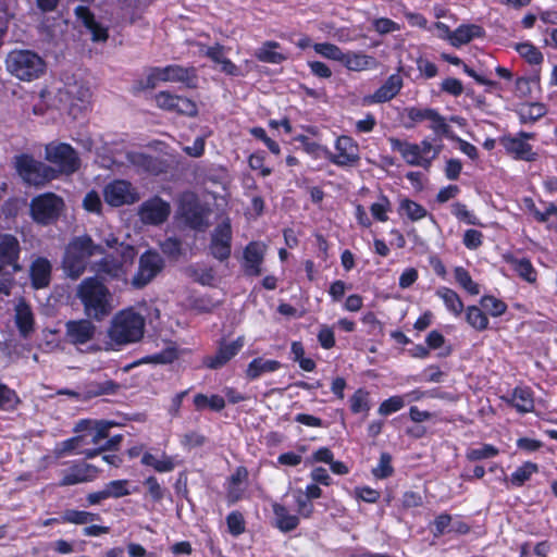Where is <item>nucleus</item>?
Wrapping results in <instances>:
<instances>
[{
  "instance_id": "cd10ccee",
  "label": "nucleus",
  "mask_w": 557,
  "mask_h": 557,
  "mask_svg": "<svg viewBox=\"0 0 557 557\" xmlns=\"http://www.w3.org/2000/svg\"><path fill=\"white\" fill-rule=\"evenodd\" d=\"M485 30L476 24H461L451 34V46L461 47L475 38H483Z\"/></svg>"
},
{
  "instance_id": "e433bc0d",
  "label": "nucleus",
  "mask_w": 557,
  "mask_h": 557,
  "mask_svg": "<svg viewBox=\"0 0 557 557\" xmlns=\"http://www.w3.org/2000/svg\"><path fill=\"white\" fill-rule=\"evenodd\" d=\"M15 324L23 337H27L34 331V314L28 305L22 304L16 307Z\"/></svg>"
},
{
  "instance_id": "ea45409f",
  "label": "nucleus",
  "mask_w": 557,
  "mask_h": 557,
  "mask_svg": "<svg viewBox=\"0 0 557 557\" xmlns=\"http://www.w3.org/2000/svg\"><path fill=\"white\" fill-rule=\"evenodd\" d=\"M349 409L352 414H368L371 409L370 393L363 388H357L349 397Z\"/></svg>"
},
{
  "instance_id": "f8f14e48",
  "label": "nucleus",
  "mask_w": 557,
  "mask_h": 557,
  "mask_svg": "<svg viewBox=\"0 0 557 557\" xmlns=\"http://www.w3.org/2000/svg\"><path fill=\"white\" fill-rule=\"evenodd\" d=\"M535 134L520 131L516 136L504 135L499 138V143L506 153L518 161L533 162L537 160V152L533 150L532 145L528 143L534 139Z\"/></svg>"
},
{
  "instance_id": "dca6fc26",
  "label": "nucleus",
  "mask_w": 557,
  "mask_h": 557,
  "mask_svg": "<svg viewBox=\"0 0 557 557\" xmlns=\"http://www.w3.org/2000/svg\"><path fill=\"white\" fill-rule=\"evenodd\" d=\"M233 232L228 220L218 224L211 233L209 251L220 262L227 261L232 255Z\"/></svg>"
},
{
  "instance_id": "69168bd1",
  "label": "nucleus",
  "mask_w": 557,
  "mask_h": 557,
  "mask_svg": "<svg viewBox=\"0 0 557 557\" xmlns=\"http://www.w3.org/2000/svg\"><path fill=\"white\" fill-rule=\"evenodd\" d=\"M190 276L196 283L202 286H212L215 278L214 270L210 267L193 269Z\"/></svg>"
},
{
  "instance_id": "0e129e2a",
  "label": "nucleus",
  "mask_w": 557,
  "mask_h": 557,
  "mask_svg": "<svg viewBox=\"0 0 557 557\" xmlns=\"http://www.w3.org/2000/svg\"><path fill=\"white\" fill-rule=\"evenodd\" d=\"M178 100V95L171 94L170 91L162 90L154 95V101L159 109L168 112L174 110L175 101Z\"/></svg>"
},
{
  "instance_id": "c85d7f7f",
  "label": "nucleus",
  "mask_w": 557,
  "mask_h": 557,
  "mask_svg": "<svg viewBox=\"0 0 557 557\" xmlns=\"http://www.w3.org/2000/svg\"><path fill=\"white\" fill-rule=\"evenodd\" d=\"M281 362L273 359H263L262 357L253 358L247 366L246 376L248 380L253 381L259 379L265 373H271L280 370Z\"/></svg>"
},
{
  "instance_id": "39448f33",
  "label": "nucleus",
  "mask_w": 557,
  "mask_h": 557,
  "mask_svg": "<svg viewBox=\"0 0 557 557\" xmlns=\"http://www.w3.org/2000/svg\"><path fill=\"white\" fill-rule=\"evenodd\" d=\"M145 324V318L134 308L123 309L112 319L108 336L117 346L137 343L144 337Z\"/></svg>"
},
{
  "instance_id": "bf43d9fd",
  "label": "nucleus",
  "mask_w": 557,
  "mask_h": 557,
  "mask_svg": "<svg viewBox=\"0 0 557 557\" xmlns=\"http://www.w3.org/2000/svg\"><path fill=\"white\" fill-rule=\"evenodd\" d=\"M376 479H386L393 475L392 456L388 453H382L377 466L372 470Z\"/></svg>"
},
{
  "instance_id": "680f3d73",
  "label": "nucleus",
  "mask_w": 557,
  "mask_h": 557,
  "mask_svg": "<svg viewBox=\"0 0 557 557\" xmlns=\"http://www.w3.org/2000/svg\"><path fill=\"white\" fill-rule=\"evenodd\" d=\"M431 525L433 535L440 537L446 532H450L448 527L451 525V516L447 512L440 513L435 517Z\"/></svg>"
},
{
  "instance_id": "5fc2aeb1",
  "label": "nucleus",
  "mask_w": 557,
  "mask_h": 557,
  "mask_svg": "<svg viewBox=\"0 0 557 557\" xmlns=\"http://www.w3.org/2000/svg\"><path fill=\"white\" fill-rule=\"evenodd\" d=\"M226 525L228 533L237 537L246 531V521L244 515L238 510H233L226 516Z\"/></svg>"
},
{
  "instance_id": "e2e57ef3",
  "label": "nucleus",
  "mask_w": 557,
  "mask_h": 557,
  "mask_svg": "<svg viewBox=\"0 0 557 557\" xmlns=\"http://www.w3.org/2000/svg\"><path fill=\"white\" fill-rule=\"evenodd\" d=\"M265 154L263 151H256L248 158V165L251 170H259L262 177L271 175L272 169L264 165Z\"/></svg>"
},
{
  "instance_id": "58836bf2",
  "label": "nucleus",
  "mask_w": 557,
  "mask_h": 557,
  "mask_svg": "<svg viewBox=\"0 0 557 557\" xmlns=\"http://www.w3.org/2000/svg\"><path fill=\"white\" fill-rule=\"evenodd\" d=\"M515 50L530 65L540 66L544 62L542 51L531 41L517 42Z\"/></svg>"
},
{
  "instance_id": "603ef678",
  "label": "nucleus",
  "mask_w": 557,
  "mask_h": 557,
  "mask_svg": "<svg viewBox=\"0 0 557 557\" xmlns=\"http://www.w3.org/2000/svg\"><path fill=\"white\" fill-rule=\"evenodd\" d=\"M389 211H392V203L388 197L384 194L380 195L377 202L370 206L371 215L377 222H387Z\"/></svg>"
},
{
  "instance_id": "338daca9",
  "label": "nucleus",
  "mask_w": 557,
  "mask_h": 557,
  "mask_svg": "<svg viewBox=\"0 0 557 557\" xmlns=\"http://www.w3.org/2000/svg\"><path fill=\"white\" fill-rule=\"evenodd\" d=\"M318 342L320 346L323 349H332L335 347L336 341H335V334L331 326L323 324L321 325L318 334H317Z\"/></svg>"
},
{
  "instance_id": "423d86ee",
  "label": "nucleus",
  "mask_w": 557,
  "mask_h": 557,
  "mask_svg": "<svg viewBox=\"0 0 557 557\" xmlns=\"http://www.w3.org/2000/svg\"><path fill=\"white\" fill-rule=\"evenodd\" d=\"M388 141L392 150L399 152L408 165L424 169L431 166L432 161L438 157L443 149L442 143L434 145L435 141L429 137L422 139L420 144L409 143L396 137H389Z\"/></svg>"
},
{
  "instance_id": "1a4fd4ad",
  "label": "nucleus",
  "mask_w": 557,
  "mask_h": 557,
  "mask_svg": "<svg viewBox=\"0 0 557 557\" xmlns=\"http://www.w3.org/2000/svg\"><path fill=\"white\" fill-rule=\"evenodd\" d=\"M15 169L28 185L42 186L57 178L55 169L26 153L16 157Z\"/></svg>"
},
{
  "instance_id": "864d4df0",
  "label": "nucleus",
  "mask_w": 557,
  "mask_h": 557,
  "mask_svg": "<svg viewBox=\"0 0 557 557\" xmlns=\"http://www.w3.org/2000/svg\"><path fill=\"white\" fill-rule=\"evenodd\" d=\"M451 213L460 222H463L469 225L482 226L480 219L470 210H468L467 205L462 202H455L451 205Z\"/></svg>"
},
{
  "instance_id": "6ab92c4d",
  "label": "nucleus",
  "mask_w": 557,
  "mask_h": 557,
  "mask_svg": "<svg viewBox=\"0 0 557 557\" xmlns=\"http://www.w3.org/2000/svg\"><path fill=\"white\" fill-rule=\"evenodd\" d=\"M267 245L261 240L249 242L243 250L242 269L246 276L257 277L262 273Z\"/></svg>"
},
{
  "instance_id": "4d7b16f0",
  "label": "nucleus",
  "mask_w": 557,
  "mask_h": 557,
  "mask_svg": "<svg viewBox=\"0 0 557 557\" xmlns=\"http://www.w3.org/2000/svg\"><path fill=\"white\" fill-rule=\"evenodd\" d=\"M313 49L318 54L333 61L341 62L342 57H344L343 50L331 42H317L313 45Z\"/></svg>"
},
{
  "instance_id": "bb28decb",
  "label": "nucleus",
  "mask_w": 557,
  "mask_h": 557,
  "mask_svg": "<svg viewBox=\"0 0 557 557\" xmlns=\"http://www.w3.org/2000/svg\"><path fill=\"white\" fill-rule=\"evenodd\" d=\"M341 63L349 71L361 72L377 67V60L362 52H344Z\"/></svg>"
},
{
  "instance_id": "09e8293b",
  "label": "nucleus",
  "mask_w": 557,
  "mask_h": 557,
  "mask_svg": "<svg viewBox=\"0 0 557 557\" xmlns=\"http://www.w3.org/2000/svg\"><path fill=\"white\" fill-rule=\"evenodd\" d=\"M178 358L177 349L173 346L165 347L159 352L144 357L141 363L169 364Z\"/></svg>"
},
{
  "instance_id": "a211bd4d",
  "label": "nucleus",
  "mask_w": 557,
  "mask_h": 557,
  "mask_svg": "<svg viewBox=\"0 0 557 557\" xmlns=\"http://www.w3.org/2000/svg\"><path fill=\"white\" fill-rule=\"evenodd\" d=\"M171 214V206L159 196L145 200L138 209L140 221L147 225L163 224Z\"/></svg>"
},
{
  "instance_id": "6e6552de",
  "label": "nucleus",
  "mask_w": 557,
  "mask_h": 557,
  "mask_svg": "<svg viewBox=\"0 0 557 557\" xmlns=\"http://www.w3.org/2000/svg\"><path fill=\"white\" fill-rule=\"evenodd\" d=\"M64 208L65 202L61 196L46 191L32 198L29 215L36 224L48 226L58 222Z\"/></svg>"
},
{
  "instance_id": "f03ea898",
  "label": "nucleus",
  "mask_w": 557,
  "mask_h": 557,
  "mask_svg": "<svg viewBox=\"0 0 557 557\" xmlns=\"http://www.w3.org/2000/svg\"><path fill=\"white\" fill-rule=\"evenodd\" d=\"M76 296L81 300L87 317L101 320L111 312V293L98 277H85L78 284Z\"/></svg>"
},
{
  "instance_id": "a878e982",
  "label": "nucleus",
  "mask_w": 557,
  "mask_h": 557,
  "mask_svg": "<svg viewBox=\"0 0 557 557\" xmlns=\"http://www.w3.org/2000/svg\"><path fill=\"white\" fill-rule=\"evenodd\" d=\"M506 404L519 413H529L534 409L533 392L528 386H516L509 397H503Z\"/></svg>"
},
{
  "instance_id": "3c124183",
  "label": "nucleus",
  "mask_w": 557,
  "mask_h": 557,
  "mask_svg": "<svg viewBox=\"0 0 557 557\" xmlns=\"http://www.w3.org/2000/svg\"><path fill=\"white\" fill-rule=\"evenodd\" d=\"M499 454V449L492 444H482L480 447L468 448L466 458L469 461H479L494 458Z\"/></svg>"
},
{
  "instance_id": "37998d69",
  "label": "nucleus",
  "mask_w": 557,
  "mask_h": 557,
  "mask_svg": "<svg viewBox=\"0 0 557 557\" xmlns=\"http://www.w3.org/2000/svg\"><path fill=\"white\" fill-rule=\"evenodd\" d=\"M539 471V466L531 461L523 462L510 475L509 483L511 486L521 487L528 482L531 476Z\"/></svg>"
},
{
  "instance_id": "de8ad7c7",
  "label": "nucleus",
  "mask_w": 557,
  "mask_h": 557,
  "mask_svg": "<svg viewBox=\"0 0 557 557\" xmlns=\"http://www.w3.org/2000/svg\"><path fill=\"white\" fill-rule=\"evenodd\" d=\"M108 497L121 498L138 491V486L129 488V481L126 479L112 480L106 484Z\"/></svg>"
},
{
  "instance_id": "72a5a7b5",
  "label": "nucleus",
  "mask_w": 557,
  "mask_h": 557,
  "mask_svg": "<svg viewBox=\"0 0 557 557\" xmlns=\"http://www.w3.org/2000/svg\"><path fill=\"white\" fill-rule=\"evenodd\" d=\"M140 463L146 467L152 468L158 473H168L175 469L177 462L174 456L162 453L161 459H157L154 455L149 451L143 454Z\"/></svg>"
},
{
  "instance_id": "49530a36",
  "label": "nucleus",
  "mask_w": 557,
  "mask_h": 557,
  "mask_svg": "<svg viewBox=\"0 0 557 557\" xmlns=\"http://www.w3.org/2000/svg\"><path fill=\"white\" fill-rule=\"evenodd\" d=\"M479 302L484 311L494 318L503 315L508 309V306L504 300L496 298L493 295H483Z\"/></svg>"
},
{
  "instance_id": "a19ab883",
  "label": "nucleus",
  "mask_w": 557,
  "mask_h": 557,
  "mask_svg": "<svg viewBox=\"0 0 557 557\" xmlns=\"http://www.w3.org/2000/svg\"><path fill=\"white\" fill-rule=\"evenodd\" d=\"M398 213L406 215L412 222L420 221L429 214L422 205L409 198H403L399 201Z\"/></svg>"
},
{
  "instance_id": "f257e3e1",
  "label": "nucleus",
  "mask_w": 557,
  "mask_h": 557,
  "mask_svg": "<svg viewBox=\"0 0 557 557\" xmlns=\"http://www.w3.org/2000/svg\"><path fill=\"white\" fill-rule=\"evenodd\" d=\"M104 248L88 235L74 236L65 247L62 269L71 280L79 278L87 269L89 259L104 253Z\"/></svg>"
},
{
  "instance_id": "f3484780",
  "label": "nucleus",
  "mask_w": 557,
  "mask_h": 557,
  "mask_svg": "<svg viewBox=\"0 0 557 557\" xmlns=\"http://www.w3.org/2000/svg\"><path fill=\"white\" fill-rule=\"evenodd\" d=\"M159 79L162 83H181L187 88H197L198 71L195 66H183L181 64H169L166 66H157Z\"/></svg>"
},
{
  "instance_id": "ddd939ff",
  "label": "nucleus",
  "mask_w": 557,
  "mask_h": 557,
  "mask_svg": "<svg viewBox=\"0 0 557 557\" xmlns=\"http://www.w3.org/2000/svg\"><path fill=\"white\" fill-rule=\"evenodd\" d=\"M164 268L163 258L156 250H147L139 257L138 270L132 278L135 288L148 285Z\"/></svg>"
},
{
  "instance_id": "a18cd8bd",
  "label": "nucleus",
  "mask_w": 557,
  "mask_h": 557,
  "mask_svg": "<svg viewBox=\"0 0 557 557\" xmlns=\"http://www.w3.org/2000/svg\"><path fill=\"white\" fill-rule=\"evenodd\" d=\"M454 276L457 284L468 294L472 296L480 294V285L472 280L470 272L466 268L461 265L455 267Z\"/></svg>"
},
{
  "instance_id": "473e14b6",
  "label": "nucleus",
  "mask_w": 557,
  "mask_h": 557,
  "mask_svg": "<svg viewBox=\"0 0 557 557\" xmlns=\"http://www.w3.org/2000/svg\"><path fill=\"white\" fill-rule=\"evenodd\" d=\"M435 295L443 300L448 312L455 317L461 315L465 310V305L456 290L446 286H440L435 290Z\"/></svg>"
},
{
  "instance_id": "4468645a",
  "label": "nucleus",
  "mask_w": 557,
  "mask_h": 557,
  "mask_svg": "<svg viewBox=\"0 0 557 557\" xmlns=\"http://www.w3.org/2000/svg\"><path fill=\"white\" fill-rule=\"evenodd\" d=\"M245 346V337L238 336L232 342L221 338L218 342L216 350L213 355L202 358V366L210 370H220L224 368L234 357H236Z\"/></svg>"
},
{
  "instance_id": "8fccbe9b",
  "label": "nucleus",
  "mask_w": 557,
  "mask_h": 557,
  "mask_svg": "<svg viewBox=\"0 0 557 557\" xmlns=\"http://www.w3.org/2000/svg\"><path fill=\"white\" fill-rule=\"evenodd\" d=\"M21 399L17 393L10 388L7 384L0 382V410H16Z\"/></svg>"
},
{
  "instance_id": "f704fd0d",
  "label": "nucleus",
  "mask_w": 557,
  "mask_h": 557,
  "mask_svg": "<svg viewBox=\"0 0 557 557\" xmlns=\"http://www.w3.org/2000/svg\"><path fill=\"white\" fill-rule=\"evenodd\" d=\"M280 47V42L267 40L255 51V57L258 61L263 63L281 64L287 59V57L276 51Z\"/></svg>"
},
{
  "instance_id": "c9c22d12",
  "label": "nucleus",
  "mask_w": 557,
  "mask_h": 557,
  "mask_svg": "<svg viewBox=\"0 0 557 557\" xmlns=\"http://www.w3.org/2000/svg\"><path fill=\"white\" fill-rule=\"evenodd\" d=\"M463 312L466 322L476 332H483L488 329L490 320L483 308L470 305L465 307Z\"/></svg>"
},
{
  "instance_id": "6e6d98bb",
  "label": "nucleus",
  "mask_w": 557,
  "mask_h": 557,
  "mask_svg": "<svg viewBox=\"0 0 557 557\" xmlns=\"http://www.w3.org/2000/svg\"><path fill=\"white\" fill-rule=\"evenodd\" d=\"M405 396L394 395L380 404L377 412L379 414L386 417L399 411L405 407Z\"/></svg>"
},
{
  "instance_id": "79ce46f5",
  "label": "nucleus",
  "mask_w": 557,
  "mask_h": 557,
  "mask_svg": "<svg viewBox=\"0 0 557 557\" xmlns=\"http://www.w3.org/2000/svg\"><path fill=\"white\" fill-rule=\"evenodd\" d=\"M120 388L117 382L113 380H104L102 382H89L85 386V393L88 398L102 395H113Z\"/></svg>"
},
{
  "instance_id": "9d476101",
  "label": "nucleus",
  "mask_w": 557,
  "mask_h": 557,
  "mask_svg": "<svg viewBox=\"0 0 557 557\" xmlns=\"http://www.w3.org/2000/svg\"><path fill=\"white\" fill-rule=\"evenodd\" d=\"M45 158L57 165L59 173L71 175L79 170L81 159L77 151L67 143H50L46 146Z\"/></svg>"
},
{
  "instance_id": "2eb2a0df",
  "label": "nucleus",
  "mask_w": 557,
  "mask_h": 557,
  "mask_svg": "<svg viewBox=\"0 0 557 557\" xmlns=\"http://www.w3.org/2000/svg\"><path fill=\"white\" fill-rule=\"evenodd\" d=\"M103 197L112 207L133 205L140 198L137 189L126 180H114L109 183L103 189Z\"/></svg>"
},
{
  "instance_id": "7ed1b4c3",
  "label": "nucleus",
  "mask_w": 557,
  "mask_h": 557,
  "mask_svg": "<svg viewBox=\"0 0 557 557\" xmlns=\"http://www.w3.org/2000/svg\"><path fill=\"white\" fill-rule=\"evenodd\" d=\"M103 255L100 260L92 263L91 270L96 274L94 277L104 283V281L125 280L137 251L134 246L121 243L113 252Z\"/></svg>"
},
{
  "instance_id": "052dcab7",
  "label": "nucleus",
  "mask_w": 557,
  "mask_h": 557,
  "mask_svg": "<svg viewBox=\"0 0 557 557\" xmlns=\"http://www.w3.org/2000/svg\"><path fill=\"white\" fill-rule=\"evenodd\" d=\"M161 251L170 259L177 260L182 255V242L176 237H168L160 244Z\"/></svg>"
},
{
  "instance_id": "aec40b11",
  "label": "nucleus",
  "mask_w": 557,
  "mask_h": 557,
  "mask_svg": "<svg viewBox=\"0 0 557 557\" xmlns=\"http://www.w3.org/2000/svg\"><path fill=\"white\" fill-rule=\"evenodd\" d=\"M404 86L399 74L389 75L386 81L372 94L363 97V104L384 103L394 99Z\"/></svg>"
},
{
  "instance_id": "5701e85b",
  "label": "nucleus",
  "mask_w": 557,
  "mask_h": 557,
  "mask_svg": "<svg viewBox=\"0 0 557 557\" xmlns=\"http://www.w3.org/2000/svg\"><path fill=\"white\" fill-rule=\"evenodd\" d=\"M505 263L509 264L511 270L524 282L536 284L539 272L527 257L518 258L511 252L503 256Z\"/></svg>"
},
{
  "instance_id": "774afa93",
  "label": "nucleus",
  "mask_w": 557,
  "mask_h": 557,
  "mask_svg": "<svg viewBox=\"0 0 557 557\" xmlns=\"http://www.w3.org/2000/svg\"><path fill=\"white\" fill-rule=\"evenodd\" d=\"M483 233L475 228H469L465 232L462 244L469 250H476L483 244Z\"/></svg>"
},
{
  "instance_id": "7c9ffc66",
  "label": "nucleus",
  "mask_w": 557,
  "mask_h": 557,
  "mask_svg": "<svg viewBox=\"0 0 557 557\" xmlns=\"http://www.w3.org/2000/svg\"><path fill=\"white\" fill-rule=\"evenodd\" d=\"M428 121L430 122L428 127L434 133V141L442 143L443 138H456L445 116L441 115L436 109L432 110Z\"/></svg>"
},
{
  "instance_id": "b1692460",
  "label": "nucleus",
  "mask_w": 557,
  "mask_h": 557,
  "mask_svg": "<svg viewBox=\"0 0 557 557\" xmlns=\"http://www.w3.org/2000/svg\"><path fill=\"white\" fill-rule=\"evenodd\" d=\"M52 265L45 257H37L29 267V278L33 288L42 289L51 282Z\"/></svg>"
},
{
  "instance_id": "412c9836",
  "label": "nucleus",
  "mask_w": 557,
  "mask_h": 557,
  "mask_svg": "<svg viewBox=\"0 0 557 557\" xmlns=\"http://www.w3.org/2000/svg\"><path fill=\"white\" fill-rule=\"evenodd\" d=\"M96 326L88 319L70 320L65 323V338L70 344L84 345L95 336Z\"/></svg>"
},
{
  "instance_id": "c756f323",
  "label": "nucleus",
  "mask_w": 557,
  "mask_h": 557,
  "mask_svg": "<svg viewBox=\"0 0 557 557\" xmlns=\"http://www.w3.org/2000/svg\"><path fill=\"white\" fill-rule=\"evenodd\" d=\"M272 510L275 517V525L280 531L284 533L292 532L299 525V517L297 515L289 513V510L285 505L274 503L272 505Z\"/></svg>"
},
{
  "instance_id": "4c0bfd02",
  "label": "nucleus",
  "mask_w": 557,
  "mask_h": 557,
  "mask_svg": "<svg viewBox=\"0 0 557 557\" xmlns=\"http://www.w3.org/2000/svg\"><path fill=\"white\" fill-rule=\"evenodd\" d=\"M195 409L197 411H203L205 409H210L214 412H220L225 408V399L219 394H212L211 396H207L206 394L198 393L194 396L193 399Z\"/></svg>"
},
{
  "instance_id": "4be33fe9",
  "label": "nucleus",
  "mask_w": 557,
  "mask_h": 557,
  "mask_svg": "<svg viewBox=\"0 0 557 557\" xmlns=\"http://www.w3.org/2000/svg\"><path fill=\"white\" fill-rule=\"evenodd\" d=\"M249 472L245 466H238L226 481V500L234 505L242 500L245 495Z\"/></svg>"
},
{
  "instance_id": "c03bdc74",
  "label": "nucleus",
  "mask_w": 557,
  "mask_h": 557,
  "mask_svg": "<svg viewBox=\"0 0 557 557\" xmlns=\"http://www.w3.org/2000/svg\"><path fill=\"white\" fill-rule=\"evenodd\" d=\"M143 484L146 487V497L152 503L162 502L168 494V488L161 485L156 475H148L143 481Z\"/></svg>"
},
{
  "instance_id": "13d9d810",
  "label": "nucleus",
  "mask_w": 557,
  "mask_h": 557,
  "mask_svg": "<svg viewBox=\"0 0 557 557\" xmlns=\"http://www.w3.org/2000/svg\"><path fill=\"white\" fill-rule=\"evenodd\" d=\"M172 112L188 117H195L198 115V106L193 99L178 95V100L175 101Z\"/></svg>"
},
{
  "instance_id": "393cba45",
  "label": "nucleus",
  "mask_w": 557,
  "mask_h": 557,
  "mask_svg": "<svg viewBox=\"0 0 557 557\" xmlns=\"http://www.w3.org/2000/svg\"><path fill=\"white\" fill-rule=\"evenodd\" d=\"M98 469L89 463L79 462L71 466L61 479L60 485L70 486L91 481L96 478Z\"/></svg>"
},
{
  "instance_id": "9b49d317",
  "label": "nucleus",
  "mask_w": 557,
  "mask_h": 557,
  "mask_svg": "<svg viewBox=\"0 0 557 557\" xmlns=\"http://www.w3.org/2000/svg\"><path fill=\"white\" fill-rule=\"evenodd\" d=\"M335 152L327 147L323 148L324 157L339 168L357 166L360 162V149L358 143L348 135L337 136L334 143Z\"/></svg>"
},
{
  "instance_id": "20e7f679",
  "label": "nucleus",
  "mask_w": 557,
  "mask_h": 557,
  "mask_svg": "<svg viewBox=\"0 0 557 557\" xmlns=\"http://www.w3.org/2000/svg\"><path fill=\"white\" fill-rule=\"evenodd\" d=\"M22 247L17 237L0 233V294L9 296L15 282V274L23 270Z\"/></svg>"
},
{
  "instance_id": "0eeeda50",
  "label": "nucleus",
  "mask_w": 557,
  "mask_h": 557,
  "mask_svg": "<svg viewBox=\"0 0 557 557\" xmlns=\"http://www.w3.org/2000/svg\"><path fill=\"white\" fill-rule=\"evenodd\" d=\"M5 63L12 75L25 82L37 79L46 72V62L32 50H12Z\"/></svg>"
},
{
  "instance_id": "2f4dec72",
  "label": "nucleus",
  "mask_w": 557,
  "mask_h": 557,
  "mask_svg": "<svg viewBox=\"0 0 557 557\" xmlns=\"http://www.w3.org/2000/svg\"><path fill=\"white\" fill-rule=\"evenodd\" d=\"M547 107L543 102H528L521 104L516 113L521 124H533L547 114Z\"/></svg>"
}]
</instances>
